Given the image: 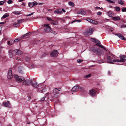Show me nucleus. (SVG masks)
<instances>
[{
    "label": "nucleus",
    "mask_w": 126,
    "mask_h": 126,
    "mask_svg": "<svg viewBox=\"0 0 126 126\" xmlns=\"http://www.w3.org/2000/svg\"><path fill=\"white\" fill-rule=\"evenodd\" d=\"M114 56H115L111 53L109 52L108 54H107L106 57L107 62L110 64H113L114 62H113L112 59Z\"/></svg>",
    "instance_id": "1"
},
{
    "label": "nucleus",
    "mask_w": 126,
    "mask_h": 126,
    "mask_svg": "<svg viewBox=\"0 0 126 126\" xmlns=\"http://www.w3.org/2000/svg\"><path fill=\"white\" fill-rule=\"evenodd\" d=\"M120 60L116 59L113 60L112 61L113 62H124L126 60V56L123 55L121 56L120 57Z\"/></svg>",
    "instance_id": "2"
},
{
    "label": "nucleus",
    "mask_w": 126,
    "mask_h": 126,
    "mask_svg": "<svg viewBox=\"0 0 126 126\" xmlns=\"http://www.w3.org/2000/svg\"><path fill=\"white\" fill-rule=\"evenodd\" d=\"M49 24H43L44 26L46 27L44 29L45 31L47 33H50L52 31V29L49 26Z\"/></svg>",
    "instance_id": "3"
},
{
    "label": "nucleus",
    "mask_w": 126,
    "mask_h": 126,
    "mask_svg": "<svg viewBox=\"0 0 126 126\" xmlns=\"http://www.w3.org/2000/svg\"><path fill=\"white\" fill-rule=\"evenodd\" d=\"M14 77L16 82H19L22 81L24 80V78L21 76H18L17 75H15Z\"/></svg>",
    "instance_id": "4"
},
{
    "label": "nucleus",
    "mask_w": 126,
    "mask_h": 126,
    "mask_svg": "<svg viewBox=\"0 0 126 126\" xmlns=\"http://www.w3.org/2000/svg\"><path fill=\"white\" fill-rule=\"evenodd\" d=\"M94 29L91 28L86 30L84 32V34L85 35H89L92 34L94 31Z\"/></svg>",
    "instance_id": "5"
},
{
    "label": "nucleus",
    "mask_w": 126,
    "mask_h": 126,
    "mask_svg": "<svg viewBox=\"0 0 126 126\" xmlns=\"http://www.w3.org/2000/svg\"><path fill=\"white\" fill-rule=\"evenodd\" d=\"M3 105L5 107L11 108V106L9 101H7L6 102H4L3 103Z\"/></svg>",
    "instance_id": "6"
},
{
    "label": "nucleus",
    "mask_w": 126,
    "mask_h": 126,
    "mask_svg": "<svg viewBox=\"0 0 126 126\" xmlns=\"http://www.w3.org/2000/svg\"><path fill=\"white\" fill-rule=\"evenodd\" d=\"M58 53L57 50H55L51 52L50 55L52 56L55 57L58 55Z\"/></svg>",
    "instance_id": "7"
},
{
    "label": "nucleus",
    "mask_w": 126,
    "mask_h": 126,
    "mask_svg": "<svg viewBox=\"0 0 126 126\" xmlns=\"http://www.w3.org/2000/svg\"><path fill=\"white\" fill-rule=\"evenodd\" d=\"M32 83V81L31 80L27 79L24 80L22 83V85H28Z\"/></svg>",
    "instance_id": "8"
},
{
    "label": "nucleus",
    "mask_w": 126,
    "mask_h": 126,
    "mask_svg": "<svg viewBox=\"0 0 126 126\" xmlns=\"http://www.w3.org/2000/svg\"><path fill=\"white\" fill-rule=\"evenodd\" d=\"M12 70L10 69L9 70L8 72L7 77L9 79H11L12 77Z\"/></svg>",
    "instance_id": "9"
},
{
    "label": "nucleus",
    "mask_w": 126,
    "mask_h": 126,
    "mask_svg": "<svg viewBox=\"0 0 126 126\" xmlns=\"http://www.w3.org/2000/svg\"><path fill=\"white\" fill-rule=\"evenodd\" d=\"M37 3L35 1L32 2H29L28 3V6L32 8L34 6L37 5Z\"/></svg>",
    "instance_id": "10"
},
{
    "label": "nucleus",
    "mask_w": 126,
    "mask_h": 126,
    "mask_svg": "<svg viewBox=\"0 0 126 126\" xmlns=\"http://www.w3.org/2000/svg\"><path fill=\"white\" fill-rule=\"evenodd\" d=\"M13 52L17 55H20L22 53V51L17 49L13 50Z\"/></svg>",
    "instance_id": "11"
},
{
    "label": "nucleus",
    "mask_w": 126,
    "mask_h": 126,
    "mask_svg": "<svg viewBox=\"0 0 126 126\" xmlns=\"http://www.w3.org/2000/svg\"><path fill=\"white\" fill-rule=\"evenodd\" d=\"M96 91L94 89H92L90 90V93L91 96H94L96 94Z\"/></svg>",
    "instance_id": "12"
},
{
    "label": "nucleus",
    "mask_w": 126,
    "mask_h": 126,
    "mask_svg": "<svg viewBox=\"0 0 126 126\" xmlns=\"http://www.w3.org/2000/svg\"><path fill=\"white\" fill-rule=\"evenodd\" d=\"M77 14L84 15L86 14V12L85 11L83 10H80L77 12Z\"/></svg>",
    "instance_id": "13"
},
{
    "label": "nucleus",
    "mask_w": 126,
    "mask_h": 126,
    "mask_svg": "<svg viewBox=\"0 0 126 126\" xmlns=\"http://www.w3.org/2000/svg\"><path fill=\"white\" fill-rule=\"evenodd\" d=\"M79 88L78 86H75L72 88L71 91L72 92H76L77 91Z\"/></svg>",
    "instance_id": "14"
},
{
    "label": "nucleus",
    "mask_w": 126,
    "mask_h": 126,
    "mask_svg": "<svg viewBox=\"0 0 126 126\" xmlns=\"http://www.w3.org/2000/svg\"><path fill=\"white\" fill-rule=\"evenodd\" d=\"M95 42L96 44V45L99 46L100 47L103 48L105 49V48L103 46L101 45H100V43L98 40L96 39Z\"/></svg>",
    "instance_id": "15"
},
{
    "label": "nucleus",
    "mask_w": 126,
    "mask_h": 126,
    "mask_svg": "<svg viewBox=\"0 0 126 126\" xmlns=\"http://www.w3.org/2000/svg\"><path fill=\"white\" fill-rule=\"evenodd\" d=\"M116 35H117L120 39L124 40H125V39L124 38V36L122 34H115Z\"/></svg>",
    "instance_id": "16"
},
{
    "label": "nucleus",
    "mask_w": 126,
    "mask_h": 126,
    "mask_svg": "<svg viewBox=\"0 0 126 126\" xmlns=\"http://www.w3.org/2000/svg\"><path fill=\"white\" fill-rule=\"evenodd\" d=\"M108 15L110 17H112L113 16V13L112 11H109L107 12Z\"/></svg>",
    "instance_id": "17"
},
{
    "label": "nucleus",
    "mask_w": 126,
    "mask_h": 126,
    "mask_svg": "<svg viewBox=\"0 0 126 126\" xmlns=\"http://www.w3.org/2000/svg\"><path fill=\"white\" fill-rule=\"evenodd\" d=\"M18 70L19 73L22 74L23 73L24 69L23 67H19L18 68Z\"/></svg>",
    "instance_id": "18"
},
{
    "label": "nucleus",
    "mask_w": 126,
    "mask_h": 126,
    "mask_svg": "<svg viewBox=\"0 0 126 126\" xmlns=\"http://www.w3.org/2000/svg\"><path fill=\"white\" fill-rule=\"evenodd\" d=\"M62 10L61 9H58L55 10L54 11L55 14H61L62 13Z\"/></svg>",
    "instance_id": "19"
},
{
    "label": "nucleus",
    "mask_w": 126,
    "mask_h": 126,
    "mask_svg": "<svg viewBox=\"0 0 126 126\" xmlns=\"http://www.w3.org/2000/svg\"><path fill=\"white\" fill-rule=\"evenodd\" d=\"M120 17L119 16H115L113 17V20L115 21L119 20L120 19Z\"/></svg>",
    "instance_id": "20"
},
{
    "label": "nucleus",
    "mask_w": 126,
    "mask_h": 126,
    "mask_svg": "<svg viewBox=\"0 0 126 126\" xmlns=\"http://www.w3.org/2000/svg\"><path fill=\"white\" fill-rule=\"evenodd\" d=\"M32 84L33 86L35 88H37L39 87V84L37 82H35L32 83Z\"/></svg>",
    "instance_id": "21"
},
{
    "label": "nucleus",
    "mask_w": 126,
    "mask_h": 126,
    "mask_svg": "<svg viewBox=\"0 0 126 126\" xmlns=\"http://www.w3.org/2000/svg\"><path fill=\"white\" fill-rule=\"evenodd\" d=\"M59 91L57 89L55 88L53 90V92H54L55 94L54 96L55 97V95L57 94H59Z\"/></svg>",
    "instance_id": "22"
},
{
    "label": "nucleus",
    "mask_w": 126,
    "mask_h": 126,
    "mask_svg": "<svg viewBox=\"0 0 126 126\" xmlns=\"http://www.w3.org/2000/svg\"><path fill=\"white\" fill-rule=\"evenodd\" d=\"M16 60H17L18 61V63H19L21 64V63H23L22 62H23V61L22 59L19 58H18L17 57Z\"/></svg>",
    "instance_id": "23"
},
{
    "label": "nucleus",
    "mask_w": 126,
    "mask_h": 126,
    "mask_svg": "<svg viewBox=\"0 0 126 126\" xmlns=\"http://www.w3.org/2000/svg\"><path fill=\"white\" fill-rule=\"evenodd\" d=\"M9 16V15L8 13H5V14L2 16V17H1V19H2V18H5L6 17H8Z\"/></svg>",
    "instance_id": "24"
},
{
    "label": "nucleus",
    "mask_w": 126,
    "mask_h": 126,
    "mask_svg": "<svg viewBox=\"0 0 126 126\" xmlns=\"http://www.w3.org/2000/svg\"><path fill=\"white\" fill-rule=\"evenodd\" d=\"M13 13L16 15H19L21 14V11H15Z\"/></svg>",
    "instance_id": "25"
},
{
    "label": "nucleus",
    "mask_w": 126,
    "mask_h": 126,
    "mask_svg": "<svg viewBox=\"0 0 126 126\" xmlns=\"http://www.w3.org/2000/svg\"><path fill=\"white\" fill-rule=\"evenodd\" d=\"M68 4L71 6L73 7L74 5V3L70 1L68 2Z\"/></svg>",
    "instance_id": "26"
},
{
    "label": "nucleus",
    "mask_w": 126,
    "mask_h": 126,
    "mask_svg": "<svg viewBox=\"0 0 126 126\" xmlns=\"http://www.w3.org/2000/svg\"><path fill=\"white\" fill-rule=\"evenodd\" d=\"M118 3L119 4H120L121 5H123V4H124V1L122 0H118Z\"/></svg>",
    "instance_id": "27"
},
{
    "label": "nucleus",
    "mask_w": 126,
    "mask_h": 126,
    "mask_svg": "<svg viewBox=\"0 0 126 126\" xmlns=\"http://www.w3.org/2000/svg\"><path fill=\"white\" fill-rule=\"evenodd\" d=\"M25 20L24 19H21L20 20H17V22L19 24V23H22L23 20Z\"/></svg>",
    "instance_id": "28"
},
{
    "label": "nucleus",
    "mask_w": 126,
    "mask_h": 126,
    "mask_svg": "<svg viewBox=\"0 0 126 126\" xmlns=\"http://www.w3.org/2000/svg\"><path fill=\"white\" fill-rule=\"evenodd\" d=\"M51 24L54 25H56L58 24V22L57 21H54L52 22Z\"/></svg>",
    "instance_id": "29"
},
{
    "label": "nucleus",
    "mask_w": 126,
    "mask_h": 126,
    "mask_svg": "<svg viewBox=\"0 0 126 126\" xmlns=\"http://www.w3.org/2000/svg\"><path fill=\"white\" fill-rule=\"evenodd\" d=\"M13 25L16 27V28L18 27V24L17 23L15 22L13 23Z\"/></svg>",
    "instance_id": "30"
},
{
    "label": "nucleus",
    "mask_w": 126,
    "mask_h": 126,
    "mask_svg": "<svg viewBox=\"0 0 126 126\" xmlns=\"http://www.w3.org/2000/svg\"><path fill=\"white\" fill-rule=\"evenodd\" d=\"M13 50L12 51L10 50H9V52L10 54V56L11 57H12V52L13 51Z\"/></svg>",
    "instance_id": "31"
},
{
    "label": "nucleus",
    "mask_w": 126,
    "mask_h": 126,
    "mask_svg": "<svg viewBox=\"0 0 126 126\" xmlns=\"http://www.w3.org/2000/svg\"><path fill=\"white\" fill-rule=\"evenodd\" d=\"M92 21H91V23H92L93 24H98V22L96 21H95L92 20Z\"/></svg>",
    "instance_id": "32"
},
{
    "label": "nucleus",
    "mask_w": 126,
    "mask_h": 126,
    "mask_svg": "<svg viewBox=\"0 0 126 126\" xmlns=\"http://www.w3.org/2000/svg\"><path fill=\"white\" fill-rule=\"evenodd\" d=\"M81 22V21L79 20H76L74 21H73L71 23H73L75 22Z\"/></svg>",
    "instance_id": "33"
},
{
    "label": "nucleus",
    "mask_w": 126,
    "mask_h": 126,
    "mask_svg": "<svg viewBox=\"0 0 126 126\" xmlns=\"http://www.w3.org/2000/svg\"><path fill=\"white\" fill-rule=\"evenodd\" d=\"M30 32L27 33H26L24 35H23L22 36V37H25V36H27L29 34H30Z\"/></svg>",
    "instance_id": "34"
},
{
    "label": "nucleus",
    "mask_w": 126,
    "mask_h": 126,
    "mask_svg": "<svg viewBox=\"0 0 126 126\" xmlns=\"http://www.w3.org/2000/svg\"><path fill=\"white\" fill-rule=\"evenodd\" d=\"M96 39L94 38H92L91 39V41L93 42H95Z\"/></svg>",
    "instance_id": "35"
},
{
    "label": "nucleus",
    "mask_w": 126,
    "mask_h": 126,
    "mask_svg": "<svg viewBox=\"0 0 126 126\" xmlns=\"http://www.w3.org/2000/svg\"><path fill=\"white\" fill-rule=\"evenodd\" d=\"M115 10L116 11H118L120 10V8L119 7H115Z\"/></svg>",
    "instance_id": "36"
},
{
    "label": "nucleus",
    "mask_w": 126,
    "mask_h": 126,
    "mask_svg": "<svg viewBox=\"0 0 126 126\" xmlns=\"http://www.w3.org/2000/svg\"><path fill=\"white\" fill-rule=\"evenodd\" d=\"M91 76V75L90 74H89L87 75H86L84 77L85 78H88L90 77Z\"/></svg>",
    "instance_id": "37"
},
{
    "label": "nucleus",
    "mask_w": 126,
    "mask_h": 126,
    "mask_svg": "<svg viewBox=\"0 0 126 126\" xmlns=\"http://www.w3.org/2000/svg\"><path fill=\"white\" fill-rule=\"evenodd\" d=\"M47 19L48 20V21H53V20L52 19L48 17H47Z\"/></svg>",
    "instance_id": "38"
},
{
    "label": "nucleus",
    "mask_w": 126,
    "mask_h": 126,
    "mask_svg": "<svg viewBox=\"0 0 126 126\" xmlns=\"http://www.w3.org/2000/svg\"><path fill=\"white\" fill-rule=\"evenodd\" d=\"M12 3L13 1L11 0H9L7 1V3L8 4H11Z\"/></svg>",
    "instance_id": "39"
},
{
    "label": "nucleus",
    "mask_w": 126,
    "mask_h": 126,
    "mask_svg": "<svg viewBox=\"0 0 126 126\" xmlns=\"http://www.w3.org/2000/svg\"><path fill=\"white\" fill-rule=\"evenodd\" d=\"M82 60L80 59H78L77 60V62L78 63H81L82 62Z\"/></svg>",
    "instance_id": "40"
},
{
    "label": "nucleus",
    "mask_w": 126,
    "mask_h": 126,
    "mask_svg": "<svg viewBox=\"0 0 126 126\" xmlns=\"http://www.w3.org/2000/svg\"><path fill=\"white\" fill-rule=\"evenodd\" d=\"M46 97V96H44L41 99V101H43V100H44L45 98Z\"/></svg>",
    "instance_id": "41"
},
{
    "label": "nucleus",
    "mask_w": 126,
    "mask_h": 126,
    "mask_svg": "<svg viewBox=\"0 0 126 126\" xmlns=\"http://www.w3.org/2000/svg\"><path fill=\"white\" fill-rule=\"evenodd\" d=\"M92 19H90V18H88L87 19V21H88L90 23H91V21H92Z\"/></svg>",
    "instance_id": "42"
},
{
    "label": "nucleus",
    "mask_w": 126,
    "mask_h": 126,
    "mask_svg": "<svg viewBox=\"0 0 126 126\" xmlns=\"http://www.w3.org/2000/svg\"><path fill=\"white\" fill-rule=\"evenodd\" d=\"M33 13H34L33 12V13H32L31 14H29L25 15V16H31V15H32L33 14Z\"/></svg>",
    "instance_id": "43"
},
{
    "label": "nucleus",
    "mask_w": 126,
    "mask_h": 126,
    "mask_svg": "<svg viewBox=\"0 0 126 126\" xmlns=\"http://www.w3.org/2000/svg\"><path fill=\"white\" fill-rule=\"evenodd\" d=\"M102 14V12H98L97 13V15H101Z\"/></svg>",
    "instance_id": "44"
},
{
    "label": "nucleus",
    "mask_w": 126,
    "mask_h": 126,
    "mask_svg": "<svg viewBox=\"0 0 126 126\" xmlns=\"http://www.w3.org/2000/svg\"><path fill=\"white\" fill-rule=\"evenodd\" d=\"M122 11L123 12H126V8H123L122 10Z\"/></svg>",
    "instance_id": "45"
},
{
    "label": "nucleus",
    "mask_w": 126,
    "mask_h": 126,
    "mask_svg": "<svg viewBox=\"0 0 126 126\" xmlns=\"http://www.w3.org/2000/svg\"><path fill=\"white\" fill-rule=\"evenodd\" d=\"M107 1L110 3H114V2L113 1L110 0H107Z\"/></svg>",
    "instance_id": "46"
},
{
    "label": "nucleus",
    "mask_w": 126,
    "mask_h": 126,
    "mask_svg": "<svg viewBox=\"0 0 126 126\" xmlns=\"http://www.w3.org/2000/svg\"><path fill=\"white\" fill-rule=\"evenodd\" d=\"M4 4L3 1H0V5H2Z\"/></svg>",
    "instance_id": "47"
},
{
    "label": "nucleus",
    "mask_w": 126,
    "mask_h": 126,
    "mask_svg": "<svg viewBox=\"0 0 126 126\" xmlns=\"http://www.w3.org/2000/svg\"><path fill=\"white\" fill-rule=\"evenodd\" d=\"M121 27L122 28H123L124 27H126V25H123L121 26Z\"/></svg>",
    "instance_id": "48"
},
{
    "label": "nucleus",
    "mask_w": 126,
    "mask_h": 126,
    "mask_svg": "<svg viewBox=\"0 0 126 126\" xmlns=\"http://www.w3.org/2000/svg\"><path fill=\"white\" fill-rule=\"evenodd\" d=\"M79 89L81 91H82L83 90V88L81 87H79Z\"/></svg>",
    "instance_id": "49"
},
{
    "label": "nucleus",
    "mask_w": 126,
    "mask_h": 126,
    "mask_svg": "<svg viewBox=\"0 0 126 126\" xmlns=\"http://www.w3.org/2000/svg\"><path fill=\"white\" fill-rule=\"evenodd\" d=\"M26 60L27 61H30V59L29 57H27L26 58Z\"/></svg>",
    "instance_id": "50"
},
{
    "label": "nucleus",
    "mask_w": 126,
    "mask_h": 126,
    "mask_svg": "<svg viewBox=\"0 0 126 126\" xmlns=\"http://www.w3.org/2000/svg\"><path fill=\"white\" fill-rule=\"evenodd\" d=\"M95 9H101L102 8H101L99 7H95Z\"/></svg>",
    "instance_id": "51"
},
{
    "label": "nucleus",
    "mask_w": 126,
    "mask_h": 126,
    "mask_svg": "<svg viewBox=\"0 0 126 126\" xmlns=\"http://www.w3.org/2000/svg\"><path fill=\"white\" fill-rule=\"evenodd\" d=\"M51 33H52L53 34H56V32L54 31H52Z\"/></svg>",
    "instance_id": "52"
},
{
    "label": "nucleus",
    "mask_w": 126,
    "mask_h": 126,
    "mask_svg": "<svg viewBox=\"0 0 126 126\" xmlns=\"http://www.w3.org/2000/svg\"><path fill=\"white\" fill-rule=\"evenodd\" d=\"M18 40H19L18 39H16L14 40V42H17L18 41Z\"/></svg>",
    "instance_id": "53"
},
{
    "label": "nucleus",
    "mask_w": 126,
    "mask_h": 126,
    "mask_svg": "<svg viewBox=\"0 0 126 126\" xmlns=\"http://www.w3.org/2000/svg\"><path fill=\"white\" fill-rule=\"evenodd\" d=\"M44 4L43 3H38V4L39 5H42Z\"/></svg>",
    "instance_id": "54"
},
{
    "label": "nucleus",
    "mask_w": 126,
    "mask_h": 126,
    "mask_svg": "<svg viewBox=\"0 0 126 126\" xmlns=\"http://www.w3.org/2000/svg\"><path fill=\"white\" fill-rule=\"evenodd\" d=\"M62 11H63V12H64V13L65 12V11L64 10V9H62Z\"/></svg>",
    "instance_id": "55"
},
{
    "label": "nucleus",
    "mask_w": 126,
    "mask_h": 126,
    "mask_svg": "<svg viewBox=\"0 0 126 126\" xmlns=\"http://www.w3.org/2000/svg\"><path fill=\"white\" fill-rule=\"evenodd\" d=\"M108 74L109 75H110V72L109 71H108Z\"/></svg>",
    "instance_id": "56"
},
{
    "label": "nucleus",
    "mask_w": 126,
    "mask_h": 126,
    "mask_svg": "<svg viewBox=\"0 0 126 126\" xmlns=\"http://www.w3.org/2000/svg\"><path fill=\"white\" fill-rule=\"evenodd\" d=\"M24 0H19V2L22 1H23Z\"/></svg>",
    "instance_id": "57"
},
{
    "label": "nucleus",
    "mask_w": 126,
    "mask_h": 126,
    "mask_svg": "<svg viewBox=\"0 0 126 126\" xmlns=\"http://www.w3.org/2000/svg\"><path fill=\"white\" fill-rule=\"evenodd\" d=\"M1 26H0V33L1 32Z\"/></svg>",
    "instance_id": "58"
},
{
    "label": "nucleus",
    "mask_w": 126,
    "mask_h": 126,
    "mask_svg": "<svg viewBox=\"0 0 126 126\" xmlns=\"http://www.w3.org/2000/svg\"><path fill=\"white\" fill-rule=\"evenodd\" d=\"M8 45H9L10 44V41H9L8 42Z\"/></svg>",
    "instance_id": "59"
},
{
    "label": "nucleus",
    "mask_w": 126,
    "mask_h": 126,
    "mask_svg": "<svg viewBox=\"0 0 126 126\" xmlns=\"http://www.w3.org/2000/svg\"><path fill=\"white\" fill-rule=\"evenodd\" d=\"M48 10L49 11H51L52 10L51 9H48Z\"/></svg>",
    "instance_id": "60"
},
{
    "label": "nucleus",
    "mask_w": 126,
    "mask_h": 126,
    "mask_svg": "<svg viewBox=\"0 0 126 126\" xmlns=\"http://www.w3.org/2000/svg\"><path fill=\"white\" fill-rule=\"evenodd\" d=\"M97 54L99 55H101L100 54L99 52H97Z\"/></svg>",
    "instance_id": "61"
},
{
    "label": "nucleus",
    "mask_w": 126,
    "mask_h": 126,
    "mask_svg": "<svg viewBox=\"0 0 126 126\" xmlns=\"http://www.w3.org/2000/svg\"><path fill=\"white\" fill-rule=\"evenodd\" d=\"M30 99H31L30 97H29L28 98V100H29Z\"/></svg>",
    "instance_id": "62"
},
{
    "label": "nucleus",
    "mask_w": 126,
    "mask_h": 126,
    "mask_svg": "<svg viewBox=\"0 0 126 126\" xmlns=\"http://www.w3.org/2000/svg\"><path fill=\"white\" fill-rule=\"evenodd\" d=\"M2 9V8L1 7H0V11Z\"/></svg>",
    "instance_id": "63"
},
{
    "label": "nucleus",
    "mask_w": 126,
    "mask_h": 126,
    "mask_svg": "<svg viewBox=\"0 0 126 126\" xmlns=\"http://www.w3.org/2000/svg\"><path fill=\"white\" fill-rule=\"evenodd\" d=\"M7 126H11L10 125H9Z\"/></svg>",
    "instance_id": "64"
}]
</instances>
